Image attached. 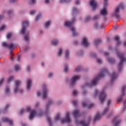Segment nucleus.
Listing matches in <instances>:
<instances>
[{
  "label": "nucleus",
  "mask_w": 126,
  "mask_h": 126,
  "mask_svg": "<svg viewBox=\"0 0 126 126\" xmlns=\"http://www.w3.org/2000/svg\"><path fill=\"white\" fill-rule=\"evenodd\" d=\"M126 7V6L124 5V4L122 3L119 5V6L117 7L115 10L114 12L111 14L112 17H116V18H120V15L119 14V12H120V9H124Z\"/></svg>",
  "instance_id": "nucleus-1"
},
{
  "label": "nucleus",
  "mask_w": 126,
  "mask_h": 126,
  "mask_svg": "<svg viewBox=\"0 0 126 126\" xmlns=\"http://www.w3.org/2000/svg\"><path fill=\"white\" fill-rule=\"evenodd\" d=\"M48 91L47 90V88L44 87L43 88L42 92H38L37 93V96H39L40 97H42L43 99L45 98H47V96H48Z\"/></svg>",
  "instance_id": "nucleus-2"
},
{
  "label": "nucleus",
  "mask_w": 126,
  "mask_h": 126,
  "mask_svg": "<svg viewBox=\"0 0 126 126\" xmlns=\"http://www.w3.org/2000/svg\"><path fill=\"white\" fill-rule=\"evenodd\" d=\"M21 84V81H16L15 83V88L14 89V93H17V92H23V90L19 89V86Z\"/></svg>",
  "instance_id": "nucleus-3"
},
{
  "label": "nucleus",
  "mask_w": 126,
  "mask_h": 126,
  "mask_svg": "<svg viewBox=\"0 0 126 126\" xmlns=\"http://www.w3.org/2000/svg\"><path fill=\"white\" fill-rule=\"evenodd\" d=\"M80 78V77L79 76H74L72 77V80L70 82V85L71 86H72L75 84V82H76L77 80H78Z\"/></svg>",
  "instance_id": "nucleus-4"
},
{
  "label": "nucleus",
  "mask_w": 126,
  "mask_h": 126,
  "mask_svg": "<svg viewBox=\"0 0 126 126\" xmlns=\"http://www.w3.org/2000/svg\"><path fill=\"white\" fill-rule=\"evenodd\" d=\"M62 124H64L65 123H70L71 120L69 117V114L67 113L66 115V118L65 119H62L61 120Z\"/></svg>",
  "instance_id": "nucleus-5"
},
{
  "label": "nucleus",
  "mask_w": 126,
  "mask_h": 126,
  "mask_svg": "<svg viewBox=\"0 0 126 126\" xmlns=\"http://www.w3.org/2000/svg\"><path fill=\"white\" fill-rule=\"evenodd\" d=\"M2 45L3 47H6L8 49H13L14 48V45L12 43L7 44L6 42H3Z\"/></svg>",
  "instance_id": "nucleus-6"
},
{
  "label": "nucleus",
  "mask_w": 126,
  "mask_h": 126,
  "mask_svg": "<svg viewBox=\"0 0 126 126\" xmlns=\"http://www.w3.org/2000/svg\"><path fill=\"white\" fill-rule=\"evenodd\" d=\"M90 4L93 8V9H95V8L97 7V3L96 1H95V0H91Z\"/></svg>",
  "instance_id": "nucleus-7"
},
{
  "label": "nucleus",
  "mask_w": 126,
  "mask_h": 126,
  "mask_svg": "<svg viewBox=\"0 0 126 126\" xmlns=\"http://www.w3.org/2000/svg\"><path fill=\"white\" fill-rule=\"evenodd\" d=\"M118 56L119 57V58L121 60V61L120 62V63L119 64V68L120 69V68H121V67H122V64H123V63L124 62V55H123V54H118Z\"/></svg>",
  "instance_id": "nucleus-8"
},
{
  "label": "nucleus",
  "mask_w": 126,
  "mask_h": 126,
  "mask_svg": "<svg viewBox=\"0 0 126 126\" xmlns=\"http://www.w3.org/2000/svg\"><path fill=\"white\" fill-rule=\"evenodd\" d=\"M36 111L35 110H32L30 115V116L29 117V119L30 120H33L35 117H36Z\"/></svg>",
  "instance_id": "nucleus-9"
},
{
  "label": "nucleus",
  "mask_w": 126,
  "mask_h": 126,
  "mask_svg": "<svg viewBox=\"0 0 126 126\" xmlns=\"http://www.w3.org/2000/svg\"><path fill=\"white\" fill-rule=\"evenodd\" d=\"M100 13L103 16H107L108 15V10L106 8H103L101 10Z\"/></svg>",
  "instance_id": "nucleus-10"
},
{
  "label": "nucleus",
  "mask_w": 126,
  "mask_h": 126,
  "mask_svg": "<svg viewBox=\"0 0 126 126\" xmlns=\"http://www.w3.org/2000/svg\"><path fill=\"white\" fill-rule=\"evenodd\" d=\"M82 45L85 46V47H87V46L89 45V42L88 41V39L86 37H84L83 38Z\"/></svg>",
  "instance_id": "nucleus-11"
},
{
  "label": "nucleus",
  "mask_w": 126,
  "mask_h": 126,
  "mask_svg": "<svg viewBox=\"0 0 126 126\" xmlns=\"http://www.w3.org/2000/svg\"><path fill=\"white\" fill-rule=\"evenodd\" d=\"M31 83H32V81H31V79H28L27 81V88L28 90H30L31 88Z\"/></svg>",
  "instance_id": "nucleus-12"
},
{
  "label": "nucleus",
  "mask_w": 126,
  "mask_h": 126,
  "mask_svg": "<svg viewBox=\"0 0 126 126\" xmlns=\"http://www.w3.org/2000/svg\"><path fill=\"white\" fill-rule=\"evenodd\" d=\"M3 122H4V123H6V122H7L10 126H12L13 124V122L11 120L5 117L3 118Z\"/></svg>",
  "instance_id": "nucleus-13"
},
{
  "label": "nucleus",
  "mask_w": 126,
  "mask_h": 126,
  "mask_svg": "<svg viewBox=\"0 0 126 126\" xmlns=\"http://www.w3.org/2000/svg\"><path fill=\"white\" fill-rule=\"evenodd\" d=\"M105 98H106V94L104 92L101 93L100 96V100L101 102H103L104 100H105Z\"/></svg>",
  "instance_id": "nucleus-14"
},
{
  "label": "nucleus",
  "mask_w": 126,
  "mask_h": 126,
  "mask_svg": "<svg viewBox=\"0 0 126 126\" xmlns=\"http://www.w3.org/2000/svg\"><path fill=\"white\" fill-rule=\"evenodd\" d=\"M115 41L117 42V44L118 46H120V45H122V41L120 40V37L118 36H116L114 37Z\"/></svg>",
  "instance_id": "nucleus-15"
},
{
  "label": "nucleus",
  "mask_w": 126,
  "mask_h": 126,
  "mask_svg": "<svg viewBox=\"0 0 126 126\" xmlns=\"http://www.w3.org/2000/svg\"><path fill=\"white\" fill-rule=\"evenodd\" d=\"M98 82V78H95L92 82V83L90 85V86H93L96 85Z\"/></svg>",
  "instance_id": "nucleus-16"
},
{
  "label": "nucleus",
  "mask_w": 126,
  "mask_h": 126,
  "mask_svg": "<svg viewBox=\"0 0 126 126\" xmlns=\"http://www.w3.org/2000/svg\"><path fill=\"white\" fill-rule=\"evenodd\" d=\"M74 22V20H73L72 22L65 21V26L70 27L71 25H72V24H73Z\"/></svg>",
  "instance_id": "nucleus-17"
},
{
  "label": "nucleus",
  "mask_w": 126,
  "mask_h": 126,
  "mask_svg": "<svg viewBox=\"0 0 126 126\" xmlns=\"http://www.w3.org/2000/svg\"><path fill=\"white\" fill-rule=\"evenodd\" d=\"M60 43V40L59 39H53L52 41V43L54 46H56V45H58Z\"/></svg>",
  "instance_id": "nucleus-18"
},
{
  "label": "nucleus",
  "mask_w": 126,
  "mask_h": 126,
  "mask_svg": "<svg viewBox=\"0 0 126 126\" xmlns=\"http://www.w3.org/2000/svg\"><path fill=\"white\" fill-rule=\"evenodd\" d=\"M24 40L26 41V42H28V41L30 40V36L29 34L25 35Z\"/></svg>",
  "instance_id": "nucleus-19"
},
{
  "label": "nucleus",
  "mask_w": 126,
  "mask_h": 126,
  "mask_svg": "<svg viewBox=\"0 0 126 126\" xmlns=\"http://www.w3.org/2000/svg\"><path fill=\"white\" fill-rule=\"evenodd\" d=\"M29 25V22L27 21H25L23 22V27H25L26 28L27 26H28Z\"/></svg>",
  "instance_id": "nucleus-20"
},
{
  "label": "nucleus",
  "mask_w": 126,
  "mask_h": 126,
  "mask_svg": "<svg viewBox=\"0 0 126 126\" xmlns=\"http://www.w3.org/2000/svg\"><path fill=\"white\" fill-rule=\"evenodd\" d=\"M70 30H71V32H72L73 36H75V35L77 34V33L75 32V29L74 28L71 27Z\"/></svg>",
  "instance_id": "nucleus-21"
},
{
  "label": "nucleus",
  "mask_w": 126,
  "mask_h": 126,
  "mask_svg": "<svg viewBox=\"0 0 126 126\" xmlns=\"http://www.w3.org/2000/svg\"><path fill=\"white\" fill-rule=\"evenodd\" d=\"M73 114L75 119H76V117H77L78 116V114H79L78 110H74L73 112Z\"/></svg>",
  "instance_id": "nucleus-22"
},
{
  "label": "nucleus",
  "mask_w": 126,
  "mask_h": 126,
  "mask_svg": "<svg viewBox=\"0 0 126 126\" xmlns=\"http://www.w3.org/2000/svg\"><path fill=\"white\" fill-rule=\"evenodd\" d=\"M77 11H78V10L77 9V8L75 7L73 8L72 14L74 15H75V14H77Z\"/></svg>",
  "instance_id": "nucleus-23"
},
{
  "label": "nucleus",
  "mask_w": 126,
  "mask_h": 126,
  "mask_svg": "<svg viewBox=\"0 0 126 126\" xmlns=\"http://www.w3.org/2000/svg\"><path fill=\"white\" fill-rule=\"evenodd\" d=\"M26 32V28L25 27H22V30L21 31V34H25Z\"/></svg>",
  "instance_id": "nucleus-24"
},
{
  "label": "nucleus",
  "mask_w": 126,
  "mask_h": 126,
  "mask_svg": "<svg viewBox=\"0 0 126 126\" xmlns=\"http://www.w3.org/2000/svg\"><path fill=\"white\" fill-rule=\"evenodd\" d=\"M6 94H9L10 93V89L9 87H6L5 89Z\"/></svg>",
  "instance_id": "nucleus-25"
},
{
  "label": "nucleus",
  "mask_w": 126,
  "mask_h": 126,
  "mask_svg": "<svg viewBox=\"0 0 126 126\" xmlns=\"http://www.w3.org/2000/svg\"><path fill=\"white\" fill-rule=\"evenodd\" d=\"M50 25H51V22L50 21L46 22L45 23V28H48Z\"/></svg>",
  "instance_id": "nucleus-26"
},
{
  "label": "nucleus",
  "mask_w": 126,
  "mask_h": 126,
  "mask_svg": "<svg viewBox=\"0 0 126 126\" xmlns=\"http://www.w3.org/2000/svg\"><path fill=\"white\" fill-rule=\"evenodd\" d=\"M94 28H96L97 29L101 28V25L99 24L98 23H96L94 24Z\"/></svg>",
  "instance_id": "nucleus-27"
},
{
  "label": "nucleus",
  "mask_w": 126,
  "mask_h": 126,
  "mask_svg": "<svg viewBox=\"0 0 126 126\" xmlns=\"http://www.w3.org/2000/svg\"><path fill=\"white\" fill-rule=\"evenodd\" d=\"M15 69L16 71H18V70H20V66L19 65H16L15 67Z\"/></svg>",
  "instance_id": "nucleus-28"
},
{
  "label": "nucleus",
  "mask_w": 126,
  "mask_h": 126,
  "mask_svg": "<svg viewBox=\"0 0 126 126\" xmlns=\"http://www.w3.org/2000/svg\"><path fill=\"white\" fill-rule=\"evenodd\" d=\"M100 119V115L96 114L95 116L94 117V121H97V120H99Z\"/></svg>",
  "instance_id": "nucleus-29"
},
{
  "label": "nucleus",
  "mask_w": 126,
  "mask_h": 126,
  "mask_svg": "<svg viewBox=\"0 0 126 126\" xmlns=\"http://www.w3.org/2000/svg\"><path fill=\"white\" fill-rule=\"evenodd\" d=\"M12 37V33L10 32L7 34V39H10Z\"/></svg>",
  "instance_id": "nucleus-30"
},
{
  "label": "nucleus",
  "mask_w": 126,
  "mask_h": 126,
  "mask_svg": "<svg viewBox=\"0 0 126 126\" xmlns=\"http://www.w3.org/2000/svg\"><path fill=\"white\" fill-rule=\"evenodd\" d=\"M62 54H63V49L60 48L59 51H58V55L59 56H61Z\"/></svg>",
  "instance_id": "nucleus-31"
},
{
  "label": "nucleus",
  "mask_w": 126,
  "mask_h": 126,
  "mask_svg": "<svg viewBox=\"0 0 126 126\" xmlns=\"http://www.w3.org/2000/svg\"><path fill=\"white\" fill-rule=\"evenodd\" d=\"M90 19H91L90 16H87L85 18V21L86 22L89 21Z\"/></svg>",
  "instance_id": "nucleus-32"
},
{
  "label": "nucleus",
  "mask_w": 126,
  "mask_h": 126,
  "mask_svg": "<svg viewBox=\"0 0 126 126\" xmlns=\"http://www.w3.org/2000/svg\"><path fill=\"white\" fill-rule=\"evenodd\" d=\"M6 27V26L5 25H3L1 27V28H0V31H2V30H4V29H5Z\"/></svg>",
  "instance_id": "nucleus-33"
},
{
  "label": "nucleus",
  "mask_w": 126,
  "mask_h": 126,
  "mask_svg": "<svg viewBox=\"0 0 126 126\" xmlns=\"http://www.w3.org/2000/svg\"><path fill=\"white\" fill-rule=\"evenodd\" d=\"M70 0H61V3H63V2H68Z\"/></svg>",
  "instance_id": "nucleus-34"
},
{
  "label": "nucleus",
  "mask_w": 126,
  "mask_h": 126,
  "mask_svg": "<svg viewBox=\"0 0 126 126\" xmlns=\"http://www.w3.org/2000/svg\"><path fill=\"white\" fill-rule=\"evenodd\" d=\"M77 94H78V92H77V91L75 90L73 92V96H76Z\"/></svg>",
  "instance_id": "nucleus-35"
},
{
  "label": "nucleus",
  "mask_w": 126,
  "mask_h": 126,
  "mask_svg": "<svg viewBox=\"0 0 126 126\" xmlns=\"http://www.w3.org/2000/svg\"><path fill=\"white\" fill-rule=\"evenodd\" d=\"M68 55H69V51L66 50L65 52V57L66 58V59L68 58Z\"/></svg>",
  "instance_id": "nucleus-36"
},
{
  "label": "nucleus",
  "mask_w": 126,
  "mask_h": 126,
  "mask_svg": "<svg viewBox=\"0 0 126 126\" xmlns=\"http://www.w3.org/2000/svg\"><path fill=\"white\" fill-rule=\"evenodd\" d=\"M126 87L125 86H122V95H124V91L125 89H126Z\"/></svg>",
  "instance_id": "nucleus-37"
},
{
  "label": "nucleus",
  "mask_w": 126,
  "mask_h": 126,
  "mask_svg": "<svg viewBox=\"0 0 126 126\" xmlns=\"http://www.w3.org/2000/svg\"><path fill=\"white\" fill-rule=\"evenodd\" d=\"M12 79H13V76L9 77L8 79V82H10V81H12Z\"/></svg>",
  "instance_id": "nucleus-38"
},
{
  "label": "nucleus",
  "mask_w": 126,
  "mask_h": 126,
  "mask_svg": "<svg viewBox=\"0 0 126 126\" xmlns=\"http://www.w3.org/2000/svg\"><path fill=\"white\" fill-rule=\"evenodd\" d=\"M35 2H36V0H31L30 4H33V3H35Z\"/></svg>",
  "instance_id": "nucleus-39"
},
{
  "label": "nucleus",
  "mask_w": 126,
  "mask_h": 126,
  "mask_svg": "<svg viewBox=\"0 0 126 126\" xmlns=\"http://www.w3.org/2000/svg\"><path fill=\"white\" fill-rule=\"evenodd\" d=\"M96 61L97 63H102V60H101L99 58H97L96 59Z\"/></svg>",
  "instance_id": "nucleus-40"
},
{
  "label": "nucleus",
  "mask_w": 126,
  "mask_h": 126,
  "mask_svg": "<svg viewBox=\"0 0 126 126\" xmlns=\"http://www.w3.org/2000/svg\"><path fill=\"white\" fill-rule=\"evenodd\" d=\"M41 16V14H39L37 16L36 19H35V21H38L40 18V17Z\"/></svg>",
  "instance_id": "nucleus-41"
},
{
  "label": "nucleus",
  "mask_w": 126,
  "mask_h": 126,
  "mask_svg": "<svg viewBox=\"0 0 126 126\" xmlns=\"http://www.w3.org/2000/svg\"><path fill=\"white\" fill-rule=\"evenodd\" d=\"M108 111H109V108H107L105 109L103 112V115H105V114H106V113H107L108 112Z\"/></svg>",
  "instance_id": "nucleus-42"
},
{
  "label": "nucleus",
  "mask_w": 126,
  "mask_h": 126,
  "mask_svg": "<svg viewBox=\"0 0 126 126\" xmlns=\"http://www.w3.org/2000/svg\"><path fill=\"white\" fill-rule=\"evenodd\" d=\"M68 70V67L67 66H65L64 68V71L65 72H67V71Z\"/></svg>",
  "instance_id": "nucleus-43"
},
{
  "label": "nucleus",
  "mask_w": 126,
  "mask_h": 126,
  "mask_svg": "<svg viewBox=\"0 0 126 126\" xmlns=\"http://www.w3.org/2000/svg\"><path fill=\"white\" fill-rule=\"evenodd\" d=\"M108 60L109 63H113L114 62V59H113V58H108Z\"/></svg>",
  "instance_id": "nucleus-44"
},
{
  "label": "nucleus",
  "mask_w": 126,
  "mask_h": 126,
  "mask_svg": "<svg viewBox=\"0 0 126 126\" xmlns=\"http://www.w3.org/2000/svg\"><path fill=\"white\" fill-rule=\"evenodd\" d=\"M30 13L31 15H33V14H35V13H36V11H35V10H32L31 11Z\"/></svg>",
  "instance_id": "nucleus-45"
},
{
  "label": "nucleus",
  "mask_w": 126,
  "mask_h": 126,
  "mask_svg": "<svg viewBox=\"0 0 126 126\" xmlns=\"http://www.w3.org/2000/svg\"><path fill=\"white\" fill-rule=\"evenodd\" d=\"M60 120V115H58L56 118H55V121H59Z\"/></svg>",
  "instance_id": "nucleus-46"
},
{
  "label": "nucleus",
  "mask_w": 126,
  "mask_h": 126,
  "mask_svg": "<svg viewBox=\"0 0 126 126\" xmlns=\"http://www.w3.org/2000/svg\"><path fill=\"white\" fill-rule=\"evenodd\" d=\"M4 81V79H1L0 80V85L1 84H2V83H3V82Z\"/></svg>",
  "instance_id": "nucleus-47"
},
{
  "label": "nucleus",
  "mask_w": 126,
  "mask_h": 126,
  "mask_svg": "<svg viewBox=\"0 0 126 126\" xmlns=\"http://www.w3.org/2000/svg\"><path fill=\"white\" fill-rule=\"evenodd\" d=\"M81 125H82L83 126H87V125L84 123V122H81Z\"/></svg>",
  "instance_id": "nucleus-48"
},
{
  "label": "nucleus",
  "mask_w": 126,
  "mask_h": 126,
  "mask_svg": "<svg viewBox=\"0 0 126 126\" xmlns=\"http://www.w3.org/2000/svg\"><path fill=\"white\" fill-rule=\"evenodd\" d=\"M47 121L49 122L50 125L51 126V118H50L49 117H47Z\"/></svg>",
  "instance_id": "nucleus-49"
},
{
  "label": "nucleus",
  "mask_w": 126,
  "mask_h": 126,
  "mask_svg": "<svg viewBox=\"0 0 126 126\" xmlns=\"http://www.w3.org/2000/svg\"><path fill=\"white\" fill-rule=\"evenodd\" d=\"M97 94H98V91L96 90L94 92V97H96L97 96Z\"/></svg>",
  "instance_id": "nucleus-50"
},
{
  "label": "nucleus",
  "mask_w": 126,
  "mask_h": 126,
  "mask_svg": "<svg viewBox=\"0 0 126 126\" xmlns=\"http://www.w3.org/2000/svg\"><path fill=\"white\" fill-rule=\"evenodd\" d=\"M99 18V17L98 16H94V20H97Z\"/></svg>",
  "instance_id": "nucleus-51"
},
{
  "label": "nucleus",
  "mask_w": 126,
  "mask_h": 126,
  "mask_svg": "<svg viewBox=\"0 0 126 126\" xmlns=\"http://www.w3.org/2000/svg\"><path fill=\"white\" fill-rule=\"evenodd\" d=\"M80 70V67H77L75 69V71H76L77 72L79 71Z\"/></svg>",
  "instance_id": "nucleus-52"
},
{
  "label": "nucleus",
  "mask_w": 126,
  "mask_h": 126,
  "mask_svg": "<svg viewBox=\"0 0 126 126\" xmlns=\"http://www.w3.org/2000/svg\"><path fill=\"white\" fill-rule=\"evenodd\" d=\"M115 78H116V77H115V76H112L111 78V81H113V80H114Z\"/></svg>",
  "instance_id": "nucleus-53"
},
{
  "label": "nucleus",
  "mask_w": 126,
  "mask_h": 126,
  "mask_svg": "<svg viewBox=\"0 0 126 126\" xmlns=\"http://www.w3.org/2000/svg\"><path fill=\"white\" fill-rule=\"evenodd\" d=\"M122 100H123V97H120L118 99V102H121V101H122Z\"/></svg>",
  "instance_id": "nucleus-54"
},
{
  "label": "nucleus",
  "mask_w": 126,
  "mask_h": 126,
  "mask_svg": "<svg viewBox=\"0 0 126 126\" xmlns=\"http://www.w3.org/2000/svg\"><path fill=\"white\" fill-rule=\"evenodd\" d=\"M99 42H100V41L99 40H98V39L97 40H95V44L97 45V44H98Z\"/></svg>",
  "instance_id": "nucleus-55"
},
{
  "label": "nucleus",
  "mask_w": 126,
  "mask_h": 126,
  "mask_svg": "<svg viewBox=\"0 0 126 126\" xmlns=\"http://www.w3.org/2000/svg\"><path fill=\"white\" fill-rule=\"evenodd\" d=\"M53 73H49V74H48V76L49 77H52V76H53Z\"/></svg>",
  "instance_id": "nucleus-56"
},
{
  "label": "nucleus",
  "mask_w": 126,
  "mask_h": 126,
  "mask_svg": "<svg viewBox=\"0 0 126 126\" xmlns=\"http://www.w3.org/2000/svg\"><path fill=\"white\" fill-rule=\"evenodd\" d=\"M73 104H74V105H76L77 104V101L73 100Z\"/></svg>",
  "instance_id": "nucleus-57"
},
{
  "label": "nucleus",
  "mask_w": 126,
  "mask_h": 126,
  "mask_svg": "<svg viewBox=\"0 0 126 126\" xmlns=\"http://www.w3.org/2000/svg\"><path fill=\"white\" fill-rule=\"evenodd\" d=\"M80 2H79V0H76L75 3L76 4H79Z\"/></svg>",
  "instance_id": "nucleus-58"
},
{
  "label": "nucleus",
  "mask_w": 126,
  "mask_h": 126,
  "mask_svg": "<svg viewBox=\"0 0 126 126\" xmlns=\"http://www.w3.org/2000/svg\"><path fill=\"white\" fill-rule=\"evenodd\" d=\"M27 110L29 112H30V111H31V108L30 107H28L27 108Z\"/></svg>",
  "instance_id": "nucleus-59"
},
{
  "label": "nucleus",
  "mask_w": 126,
  "mask_h": 126,
  "mask_svg": "<svg viewBox=\"0 0 126 126\" xmlns=\"http://www.w3.org/2000/svg\"><path fill=\"white\" fill-rule=\"evenodd\" d=\"M24 112V109H21V110H20V112L21 115H22V114H23V112Z\"/></svg>",
  "instance_id": "nucleus-60"
},
{
  "label": "nucleus",
  "mask_w": 126,
  "mask_h": 126,
  "mask_svg": "<svg viewBox=\"0 0 126 126\" xmlns=\"http://www.w3.org/2000/svg\"><path fill=\"white\" fill-rule=\"evenodd\" d=\"M94 104H93L88 105L89 108H92V107H94Z\"/></svg>",
  "instance_id": "nucleus-61"
},
{
  "label": "nucleus",
  "mask_w": 126,
  "mask_h": 126,
  "mask_svg": "<svg viewBox=\"0 0 126 126\" xmlns=\"http://www.w3.org/2000/svg\"><path fill=\"white\" fill-rule=\"evenodd\" d=\"M45 3H50V0H45Z\"/></svg>",
  "instance_id": "nucleus-62"
},
{
  "label": "nucleus",
  "mask_w": 126,
  "mask_h": 126,
  "mask_svg": "<svg viewBox=\"0 0 126 126\" xmlns=\"http://www.w3.org/2000/svg\"><path fill=\"white\" fill-rule=\"evenodd\" d=\"M27 71H30V66H28L27 67Z\"/></svg>",
  "instance_id": "nucleus-63"
},
{
  "label": "nucleus",
  "mask_w": 126,
  "mask_h": 126,
  "mask_svg": "<svg viewBox=\"0 0 126 126\" xmlns=\"http://www.w3.org/2000/svg\"><path fill=\"white\" fill-rule=\"evenodd\" d=\"M11 13H12V11H8V14L9 15H10V14H11Z\"/></svg>",
  "instance_id": "nucleus-64"
}]
</instances>
